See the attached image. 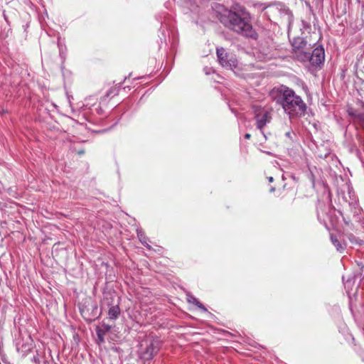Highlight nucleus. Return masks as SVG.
Wrapping results in <instances>:
<instances>
[{
  "label": "nucleus",
  "mask_w": 364,
  "mask_h": 364,
  "mask_svg": "<svg viewBox=\"0 0 364 364\" xmlns=\"http://www.w3.org/2000/svg\"><path fill=\"white\" fill-rule=\"evenodd\" d=\"M229 25L231 29L245 38L257 40L258 33L251 22L250 13L241 5L235 4L229 9Z\"/></svg>",
  "instance_id": "nucleus-1"
},
{
  "label": "nucleus",
  "mask_w": 364,
  "mask_h": 364,
  "mask_svg": "<svg viewBox=\"0 0 364 364\" xmlns=\"http://www.w3.org/2000/svg\"><path fill=\"white\" fill-rule=\"evenodd\" d=\"M280 104L284 112L291 117L304 115L306 110V103L295 92L285 86L279 89Z\"/></svg>",
  "instance_id": "nucleus-2"
},
{
  "label": "nucleus",
  "mask_w": 364,
  "mask_h": 364,
  "mask_svg": "<svg viewBox=\"0 0 364 364\" xmlns=\"http://www.w3.org/2000/svg\"><path fill=\"white\" fill-rule=\"evenodd\" d=\"M161 346V341L158 338H147L140 344L139 353L143 360L151 359L159 351Z\"/></svg>",
  "instance_id": "nucleus-3"
},
{
  "label": "nucleus",
  "mask_w": 364,
  "mask_h": 364,
  "mask_svg": "<svg viewBox=\"0 0 364 364\" xmlns=\"http://www.w3.org/2000/svg\"><path fill=\"white\" fill-rule=\"evenodd\" d=\"M291 46L292 58L302 63L308 62L310 48L307 47L306 41L301 37L294 38Z\"/></svg>",
  "instance_id": "nucleus-4"
},
{
  "label": "nucleus",
  "mask_w": 364,
  "mask_h": 364,
  "mask_svg": "<svg viewBox=\"0 0 364 364\" xmlns=\"http://www.w3.org/2000/svg\"><path fill=\"white\" fill-rule=\"evenodd\" d=\"M255 119L257 128L261 131L264 136L267 139L264 128L272 121V117L271 112L264 108H259L255 111Z\"/></svg>",
  "instance_id": "nucleus-5"
},
{
  "label": "nucleus",
  "mask_w": 364,
  "mask_h": 364,
  "mask_svg": "<svg viewBox=\"0 0 364 364\" xmlns=\"http://www.w3.org/2000/svg\"><path fill=\"white\" fill-rule=\"evenodd\" d=\"M16 350L18 352L21 353L22 355H27L33 347V341L29 336L26 337L20 338L17 340Z\"/></svg>",
  "instance_id": "nucleus-6"
},
{
  "label": "nucleus",
  "mask_w": 364,
  "mask_h": 364,
  "mask_svg": "<svg viewBox=\"0 0 364 364\" xmlns=\"http://www.w3.org/2000/svg\"><path fill=\"white\" fill-rule=\"evenodd\" d=\"M308 62L312 65H318L323 63L325 59L324 49L322 46L316 47L312 53H308Z\"/></svg>",
  "instance_id": "nucleus-7"
},
{
  "label": "nucleus",
  "mask_w": 364,
  "mask_h": 364,
  "mask_svg": "<svg viewBox=\"0 0 364 364\" xmlns=\"http://www.w3.org/2000/svg\"><path fill=\"white\" fill-rule=\"evenodd\" d=\"M213 8L215 11V12L218 14L220 21L223 23L225 24L226 21H227L226 15H225V12H226L225 7L220 4L215 3V4H214Z\"/></svg>",
  "instance_id": "nucleus-8"
},
{
  "label": "nucleus",
  "mask_w": 364,
  "mask_h": 364,
  "mask_svg": "<svg viewBox=\"0 0 364 364\" xmlns=\"http://www.w3.org/2000/svg\"><path fill=\"white\" fill-rule=\"evenodd\" d=\"M217 55L218 58V61L220 64L223 67H225L228 65V53L225 52V50L223 48L217 49Z\"/></svg>",
  "instance_id": "nucleus-9"
},
{
  "label": "nucleus",
  "mask_w": 364,
  "mask_h": 364,
  "mask_svg": "<svg viewBox=\"0 0 364 364\" xmlns=\"http://www.w3.org/2000/svg\"><path fill=\"white\" fill-rule=\"evenodd\" d=\"M187 301L188 303L197 306L203 312H208L207 309L193 296L187 294Z\"/></svg>",
  "instance_id": "nucleus-10"
},
{
  "label": "nucleus",
  "mask_w": 364,
  "mask_h": 364,
  "mask_svg": "<svg viewBox=\"0 0 364 364\" xmlns=\"http://www.w3.org/2000/svg\"><path fill=\"white\" fill-rule=\"evenodd\" d=\"M350 114L353 117L354 122L364 129V113L351 112Z\"/></svg>",
  "instance_id": "nucleus-11"
},
{
  "label": "nucleus",
  "mask_w": 364,
  "mask_h": 364,
  "mask_svg": "<svg viewBox=\"0 0 364 364\" xmlns=\"http://www.w3.org/2000/svg\"><path fill=\"white\" fill-rule=\"evenodd\" d=\"M120 314V309L118 305L112 306L108 311L109 318L110 319H116Z\"/></svg>",
  "instance_id": "nucleus-12"
},
{
  "label": "nucleus",
  "mask_w": 364,
  "mask_h": 364,
  "mask_svg": "<svg viewBox=\"0 0 364 364\" xmlns=\"http://www.w3.org/2000/svg\"><path fill=\"white\" fill-rule=\"evenodd\" d=\"M331 240L336 250L339 252H343L345 249V246L333 235H331Z\"/></svg>",
  "instance_id": "nucleus-13"
},
{
  "label": "nucleus",
  "mask_w": 364,
  "mask_h": 364,
  "mask_svg": "<svg viewBox=\"0 0 364 364\" xmlns=\"http://www.w3.org/2000/svg\"><path fill=\"white\" fill-rule=\"evenodd\" d=\"M267 179H268L269 182H270V183L273 182V181H274V178L272 176L268 177Z\"/></svg>",
  "instance_id": "nucleus-14"
},
{
  "label": "nucleus",
  "mask_w": 364,
  "mask_h": 364,
  "mask_svg": "<svg viewBox=\"0 0 364 364\" xmlns=\"http://www.w3.org/2000/svg\"><path fill=\"white\" fill-rule=\"evenodd\" d=\"M250 136H251V135L250 134H245V138L247 139H250Z\"/></svg>",
  "instance_id": "nucleus-15"
},
{
  "label": "nucleus",
  "mask_w": 364,
  "mask_h": 364,
  "mask_svg": "<svg viewBox=\"0 0 364 364\" xmlns=\"http://www.w3.org/2000/svg\"><path fill=\"white\" fill-rule=\"evenodd\" d=\"M269 191L270 192H274L275 191V188L274 187H272Z\"/></svg>",
  "instance_id": "nucleus-16"
}]
</instances>
